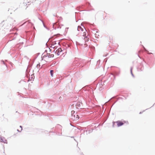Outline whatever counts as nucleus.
Segmentation results:
<instances>
[{"mask_svg": "<svg viewBox=\"0 0 155 155\" xmlns=\"http://www.w3.org/2000/svg\"><path fill=\"white\" fill-rule=\"evenodd\" d=\"M84 47H86L87 46V45L86 44H84Z\"/></svg>", "mask_w": 155, "mask_h": 155, "instance_id": "9b49d317", "label": "nucleus"}, {"mask_svg": "<svg viewBox=\"0 0 155 155\" xmlns=\"http://www.w3.org/2000/svg\"><path fill=\"white\" fill-rule=\"evenodd\" d=\"M71 118L74 120H77L79 118L78 115L77 113H75L74 115H72Z\"/></svg>", "mask_w": 155, "mask_h": 155, "instance_id": "f03ea898", "label": "nucleus"}, {"mask_svg": "<svg viewBox=\"0 0 155 155\" xmlns=\"http://www.w3.org/2000/svg\"><path fill=\"white\" fill-rule=\"evenodd\" d=\"M75 111L74 110H72L71 111V116H72V115H74L75 114Z\"/></svg>", "mask_w": 155, "mask_h": 155, "instance_id": "9d476101", "label": "nucleus"}, {"mask_svg": "<svg viewBox=\"0 0 155 155\" xmlns=\"http://www.w3.org/2000/svg\"><path fill=\"white\" fill-rule=\"evenodd\" d=\"M53 72H54L53 70H51L50 71V73H51V75L52 77L53 76Z\"/></svg>", "mask_w": 155, "mask_h": 155, "instance_id": "1a4fd4ad", "label": "nucleus"}, {"mask_svg": "<svg viewBox=\"0 0 155 155\" xmlns=\"http://www.w3.org/2000/svg\"><path fill=\"white\" fill-rule=\"evenodd\" d=\"M0 141L2 142L5 143V142L6 141L5 140V139L4 137H1L0 139Z\"/></svg>", "mask_w": 155, "mask_h": 155, "instance_id": "423d86ee", "label": "nucleus"}, {"mask_svg": "<svg viewBox=\"0 0 155 155\" xmlns=\"http://www.w3.org/2000/svg\"><path fill=\"white\" fill-rule=\"evenodd\" d=\"M78 31H81V32H83L82 34L83 36H85V35H86V30L83 26H82V27L78 26Z\"/></svg>", "mask_w": 155, "mask_h": 155, "instance_id": "f257e3e1", "label": "nucleus"}, {"mask_svg": "<svg viewBox=\"0 0 155 155\" xmlns=\"http://www.w3.org/2000/svg\"><path fill=\"white\" fill-rule=\"evenodd\" d=\"M19 132H20L22 130V127L21 126H20L19 127V129L17 130Z\"/></svg>", "mask_w": 155, "mask_h": 155, "instance_id": "6e6552de", "label": "nucleus"}, {"mask_svg": "<svg viewBox=\"0 0 155 155\" xmlns=\"http://www.w3.org/2000/svg\"><path fill=\"white\" fill-rule=\"evenodd\" d=\"M62 50L61 48H58L55 51V54L59 55L60 54V53L62 52Z\"/></svg>", "mask_w": 155, "mask_h": 155, "instance_id": "20e7f679", "label": "nucleus"}, {"mask_svg": "<svg viewBox=\"0 0 155 155\" xmlns=\"http://www.w3.org/2000/svg\"><path fill=\"white\" fill-rule=\"evenodd\" d=\"M84 37V40L85 42L88 41H89V38L87 36H86V35L85 36H83Z\"/></svg>", "mask_w": 155, "mask_h": 155, "instance_id": "39448f33", "label": "nucleus"}, {"mask_svg": "<svg viewBox=\"0 0 155 155\" xmlns=\"http://www.w3.org/2000/svg\"><path fill=\"white\" fill-rule=\"evenodd\" d=\"M117 125L118 126V127L121 126L124 124V123H123L121 122H117Z\"/></svg>", "mask_w": 155, "mask_h": 155, "instance_id": "0eeeda50", "label": "nucleus"}, {"mask_svg": "<svg viewBox=\"0 0 155 155\" xmlns=\"http://www.w3.org/2000/svg\"><path fill=\"white\" fill-rule=\"evenodd\" d=\"M54 57V55L51 54V55H47V56L44 55L42 57V60H43L45 61V59H47V58H50L53 57Z\"/></svg>", "mask_w": 155, "mask_h": 155, "instance_id": "7ed1b4c3", "label": "nucleus"}]
</instances>
